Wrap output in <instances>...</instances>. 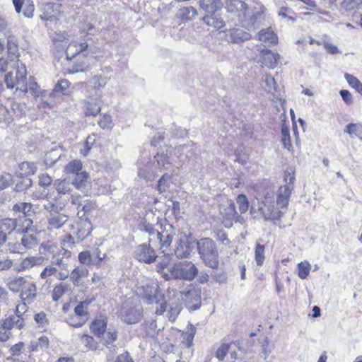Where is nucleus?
Masks as SVG:
<instances>
[{"instance_id": "6ab92c4d", "label": "nucleus", "mask_w": 362, "mask_h": 362, "mask_svg": "<svg viewBox=\"0 0 362 362\" xmlns=\"http://www.w3.org/2000/svg\"><path fill=\"white\" fill-rule=\"evenodd\" d=\"M26 76L27 70L25 66L23 64H21V65H18L15 76V83L16 86V90H20L23 93H28V83L26 82Z\"/></svg>"}, {"instance_id": "09e8293b", "label": "nucleus", "mask_w": 362, "mask_h": 362, "mask_svg": "<svg viewBox=\"0 0 362 362\" xmlns=\"http://www.w3.org/2000/svg\"><path fill=\"white\" fill-rule=\"evenodd\" d=\"M344 78L351 87L362 95V83L356 77L346 73Z\"/></svg>"}, {"instance_id": "20e7f679", "label": "nucleus", "mask_w": 362, "mask_h": 362, "mask_svg": "<svg viewBox=\"0 0 362 362\" xmlns=\"http://www.w3.org/2000/svg\"><path fill=\"white\" fill-rule=\"evenodd\" d=\"M142 299L146 304H159V307L156 308V313L157 315H163L166 310V302L162 299V296L159 292V287L157 284L146 285L142 286Z\"/></svg>"}, {"instance_id": "f8f14e48", "label": "nucleus", "mask_w": 362, "mask_h": 362, "mask_svg": "<svg viewBox=\"0 0 362 362\" xmlns=\"http://www.w3.org/2000/svg\"><path fill=\"white\" fill-rule=\"evenodd\" d=\"M134 255L137 260L146 264H151L156 259V252L150 246V243L138 245L134 251Z\"/></svg>"}, {"instance_id": "473e14b6", "label": "nucleus", "mask_w": 362, "mask_h": 362, "mask_svg": "<svg viewBox=\"0 0 362 362\" xmlns=\"http://www.w3.org/2000/svg\"><path fill=\"white\" fill-rule=\"evenodd\" d=\"M107 320L105 317L95 319L90 325V329L97 337H101L106 330Z\"/></svg>"}, {"instance_id": "412c9836", "label": "nucleus", "mask_w": 362, "mask_h": 362, "mask_svg": "<svg viewBox=\"0 0 362 362\" xmlns=\"http://www.w3.org/2000/svg\"><path fill=\"white\" fill-rule=\"evenodd\" d=\"M293 189L292 185H283L279 187L277 194L276 203L281 208H286Z\"/></svg>"}, {"instance_id": "2f4dec72", "label": "nucleus", "mask_w": 362, "mask_h": 362, "mask_svg": "<svg viewBox=\"0 0 362 362\" xmlns=\"http://www.w3.org/2000/svg\"><path fill=\"white\" fill-rule=\"evenodd\" d=\"M37 171V166L34 163L23 162L18 165L17 171L18 175L21 177H28L30 175H34Z\"/></svg>"}, {"instance_id": "13d9d810", "label": "nucleus", "mask_w": 362, "mask_h": 362, "mask_svg": "<svg viewBox=\"0 0 362 362\" xmlns=\"http://www.w3.org/2000/svg\"><path fill=\"white\" fill-rule=\"evenodd\" d=\"M159 165H162L165 169H168L174 162L173 159L167 154L158 155L156 158Z\"/></svg>"}, {"instance_id": "f257e3e1", "label": "nucleus", "mask_w": 362, "mask_h": 362, "mask_svg": "<svg viewBox=\"0 0 362 362\" xmlns=\"http://www.w3.org/2000/svg\"><path fill=\"white\" fill-rule=\"evenodd\" d=\"M195 246L204 264L211 268L217 269L219 267L218 252L215 242L209 238H204L195 240Z\"/></svg>"}, {"instance_id": "bb28decb", "label": "nucleus", "mask_w": 362, "mask_h": 362, "mask_svg": "<svg viewBox=\"0 0 362 362\" xmlns=\"http://www.w3.org/2000/svg\"><path fill=\"white\" fill-rule=\"evenodd\" d=\"M27 281L23 276L10 277L6 281V286L11 291L18 293L21 291Z\"/></svg>"}, {"instance_id": "ea45409f", "label": "nucleus", "mask_w": 362, "mask_h": 362, "mask_svg": "<svg viewBox=\"0 0 362 362\" xmlns=\"http://www.w3.org/2000/svg\"><path fill=\"white\" fill-rule=\"evenodd\" d=\"M16 229V223L14 218H6L0 220V231L4 234H11Z\"/></svg>"}, {"instance_id": "6e6d98bb", "label": "nucleus", "mask_w": 362, "mask_h": 362, "mask_svg": "<svg viewBox=\"0 0 362 362\" xmlns=\"http://www.w3.org/2000/svg\"><path fill=\"white\" fill-rule=\"evenodd\" d=\"M255 259L258 266H262L264 260V246L257 244L255 251Z\"/></svg>"}, {"instance_id": "dca6fc26", "label": "nucleus", "mask_w": 362, "mask_h": 362, "mask_svg": "<svg viewBox=\"0 0 362 362\" xmlns=\"http://www.w3.org/2000/svg\"><path fill=\"white\" fill-rule=\"evenodd\" d=\"M279 58L280 57L278 53L272 52L268 49L259 50V62L269 69H274L276 66Z\"/></svg>"}, {"instance_id": "ddd939ff", "label": "nucleus", "mask_w": 362, "mask_h": 362, "mask_svg": "<svg viewBox=\"0 0 362 362\" xmlns=\"http://www.w3.org/2000/svg\"><path fill=\"white\" fill-rule=\"evenodd\" d=\"M142 317V312L140 308L125 305L120 311V317L127 324H135L139 322Z\"/></svg>"}, {"instance_id": "1a4fd4ad", "label": "nucleus", "mask_w": 362, "mask_h": 362, "mask_svg": "<svg viewBox=\"0 0 362 362\" xmlns=\"http://www.w3.org/2000/svg\"><path fill=\"white\" fill-rule=\"evenodd\" d=\"M195 247V240L185 235L178 239L175 249V255L177 258L188 257Z\"/></svg>"}, {"instance_id": "9b49d317", "label": "nucleus", "mask_w": 362, "mask_h": 362, "mask_svg": "<svg viewBox=\"0 0 362 362\" xmlns=\"http://www.w3.org/2000/svg\"><path fill=\"white\" fill-rule=\"evenodd\" d=\"M102 95L98 90L95 93H90L86 101V115L96 116L101 110Z\"/></svg>"}, {"instance_id": "7c9ffc66", "label": "nucleus", "mask_w": 362, "mask_h": 362, "mask_svg": "<svg viewBox=\"0 0 362 362\" xmlns=\"http://www.w3.org/2000/svg\"><path fill=\"white\" fill-rule=\"evenodd\" d=\"M258 40L267 44H276L278 41L276 34L271 28L262 29L258 33Z\"/></svg>"}, {"instance_id": "c756f323", "label": "nucleus", "mask_w": 362, "mask_h": 362, "mask_svg": "<svg viewBox=\"0 0 362 362\" xmlns=\"http://www.w3.org/2000/svg\"><path fill=\"white\" fill-rule=\"evenodd\" d=\"M182 303L173 298L170 299L168 303L169 309L168 310V317L170 321L174 322L182 310Z\"/></svg>"}, {"instance_id": "5701e85b", "label": "nucleus", "mask_w": 362, "mask_h": 362, "mask_svg": "<svg viewBox=\"0 0 362 362\" xmlns=\"http://www.w3.org/2000/svg\"><path fill=\"white\" fill-rule=\"evenodd\" d=\"M16 223V230L18 233H27L33 224V221L31 217L26 216H19L17 218H14Z\"/></svg>"}, {"instance_id": "052dcab7", "label": "nucleus", "mask_w": 362, "mask_h": 362, "mask_svg": "<svg viewBox=\"0 0 362 362\" xmlns=\"http://www.w3.org/2000/svg\"><path fill=\"white\" fill-rule=\"evenodd\" d=\"M238 204L239 211L241 214L245 213L249 206V202L245 194H239L236 198Z\"/></svg>"}, {"instance_id": "7ed1b4c3", "label": "nucleus", "mask_w": 362, "mask_h": 362, "mask_svg": "<svg viewBox=\"0 0 362 362\" xmlns=\"http://www.w3.org/2000/svg\"><path fill=\"white\" fill-rule=\"evenodd\" d=\"M100 48L95 45H88L86 41H71L66 50V57L71 59L75 56L83 54L86 57L98 59Z\"/></svg>"}, {"instance_id": "9d476101", "label": "nucleus", "mask_w": 362, "mask_h": 362, "mask_svg": "<svg viewBox=\"0 0 362 362\" xmlns=\"http://www.w3.org/2000/svg\"><path fill=\"white\" fill-rule=\"evenodd\" d=\"M45 209L49 211H52L54 208V204L44 205ZM68 221V218L66 215L50 211L49 215L47 216V229L54 230L62 228Z\"/></svg>"}, {"instance_id": "aec40b11", "label": "nucleus", "mask_w": 362, "mask_h": 362, "mask_svg": "<svg viewBox=\"0 0 362 362\" xmlns=\"http://www.w3.org/2000/svg\"><path fill=\"white\" fill-rule=\"evenodd\" d=\"M64 154L63 148L59 146L53 147L48 151L44 157V163L47 168L53 166Z\"/></svg>"}, {"instance_id": "a878e982", "label": "nucleus", "mask_w": 362, "mask_h": 362, "mask_svg": "<svg viewBox=\"0 0 362 362\" xmlns=\"http://www.w3.org/2000/svg\"><path fill=\"white\" fill-rule=\"evenodd\" d=\"M89 274L88 269L86 267H76L70 274V279L75 286H78L81 279L87 277Z\"/></svg>"}, {"instance_id": "e433bc0d", "label": "nucleus", "mask_w": 362, "mask_h": 362, "mask_svg": "<svg viewBox=\"0 0 362 362\" xmlns=\"http://www.w3.org/2000/svg\"><path fill=\"white\" fill-rule=\"evenodd\" d=\"M230 37L233 42L239 43L250 40L251 35L242 28H234L230 30Z\"/></svg>"}, {"instance_id": "79ce46f5", "label": "nucleus", "mask_w": 362, "mask_h": 362, "mask_svg": "<svg viewBox=\"0 0 362 362\" xmlns=\"http://www.w3.org/2000/svg\"><path fill=\"white\" fill-rule=\"evenodd\" d=\"M49 346V339L45 336L32 340L30 341V348L31 351H37L40 349H44Z\"/></svg>"}, {"instance_id": "3c124183", "label": "nucleus", "mask_w": 362, "mask_h": 362, "mask_svg": "<svg viewBox=\"0 0 362 362\" xmlns=\"http://www.w3.org/2000/svg\"><path fill=\"white\" fill-rule=\"evenodd\" d=\"M179 14L182 19L190 21L197 15V11L192 6L184 7L179 10Z\"/></svg>"}, {"instance_id": "603ef678", "label": "nucleus", "mask_w": 362, "mask_h": 362, "mask_svg": "<svg viewBox=\"0 0 362 362\" xmlns=\"http://www.w3.org/2000/svg\"><path fill=\"white\" fill-rule=\"evenodd\" d=\"M362 6V0H343L341 7L346 11H351Z\"/></svg>"}, {"instance_id": "a211bd4d", "label": "nucleus", "mask_w": 362, "mask_h": 362, "mask_svg": "<svg viewBox=\"0 0 362 362\" xmlns=\"http://www.w3.org/2000/svg\"><path fill=\"white\" fill-rule=\"evenodd\" d=\"M37 296V287L35 284L27 281L21 291L20 298L21 301L32 303L36 300Z\"/></svg>"}, {"instance_id": "6e6552de", "label": "nucleus", "mask_w": 362, "mask_h": 362, "mask_svg": "<svg viewBox=\"0 0 362 362\" xmlns=\"http://www.w3.org/2000/svg\"><path fill=\"white\" fill-rule=\"evenodd\" d=\"M38 240L35 235L25 233L19 242L8 243L9 250L12 252L24 253L28 250H33L38 245Z\"/></svg>"}, {"instance_id": "0eeeda50", "label": "nucleus", "mask_w": 362, "mask_h": 362, "mask_svg": "<svg viewBox=\"0 0 362 362\" xmlns=\"http://www.w3.org/2000/svg\"><path fill=\"white\" fill-rule=\"evenodd\" d=\"M144 231L149 235L148 243H158L160 244V250L168 248L173 240V236L167 232H158L154 228L152 224L146 223L144 225Z\"/></svg>"}, {"instance_id": "4be33fe9", "label": "nucleus", "mask_w": 362, "mask_h": 362, "mask_svg": "<svg viewBox=\"0 0 362 362\" xmlns=\"http://www.w3.org/2000/svg\"><path fill=\"white\" fill-rule=\"evenodd\" d=\"M0 324L2 325L4 328L7 329L9 332L15 327L21 329L25 325L23 318L21 317L19 315H11L6 318L5 320L1 322Z\"/></svg>"}, {"instance_id": "c03bdc74", "label": "nucleus", "mask_w": 362, "mask_h": 362, "mask_svg": "<svg viewBox=\"0 0 362 362\" xmlns=\"http://www.w3.org/2000/svg\"><path fill=\"white\" fill-rule=\"evenodd\" d=\"M7 52L11 59L18 57V46L14 37H8L7 40Z\"/></svg>"}, {"instance_id": "2eb2a0df", "label": "nucleus", "mask_w": 362, "mask_h": 362, "mask_svg": "<svg viewBox=\"0 0 362 362\" xmlns=\"http://www.w3.org/2000/svg\"><path fill=\"white\" fill-rule=\"evenodd\" d=\"M62 4L55 3H47L44 6L43 13L40 18L47 22H57V16L61 12Z\"/></svg>"}, {"instance_id": "b1692460", "label": "nucleus", "mask_w": 362, "mask_h": 362, "mask_svg": "<svg viewBox=\"0 0 362 362\" xmlns=\"http://www.w3.org/2000/svg\"><path fill=\"white\" fill-rule=\"evenodd\" d=\"M102 337V343L105 346L107 349L108 352H111V351L118 350V347L117 345L114 344V342L117 340V335L115 331L108 330L105 332L104 334L101 335Z\"/></svg>"}, {"instance_id": "5fc2aeb1", "label": "nucleus", "mask_w": 362, "mask_h": 362, "mask_svg": "<svg viewBox=\"0 0 362 362\" xmlns=\"http://www.w3.org/2000/svg\"><path fill=\"white\" fill-rule=\"evenodd\" d=\"M210 276L214 281L219 284H225L227 281L226 273L222 270H219L218 267L217 269H213Z\"/></svg>"}, {"instance_id": "37998d69", "label": "nucleus", "mask_w": 362, "mask_h": 362, "mask_svg": "<svg viewBox=\"0 0 362 362\" xmlns=\"http://www.w3.org/2000/svg\"><path fill=\"white\" fill-rule=\"evenodd\" d=\"M78 261L85 266L95 265L96 259L93 258L89 250L81 252L78 254Z\"/></svg>"}, {"instance_id": "8fccbe9b", "label": "nucleus", "mask_w": 362, "mask_h": 362, "mask_svg": "<svg viewBox=\"0 0 362 362\" xmlns=\"http://www.w3.org/2000/svg\"><path fill=\"white\" fill-rule=\"evenodd\" d=\"M82 163L80 160H75L69 163L64 168V172L66 174H77L80 173L82 169Z\"/></svg>"}, {"instance_id": "39448f33", "label": "nucleus", "mask_w": 362, "mask_h": 362, "mask_svg": "<svg viewBox=\"0 0 362 362\" xmlns=\"http://www.w3.org/2000/svg\"><path fill=\"white\" fill-rule=\"evenodd\" d=\"M228 18L236 24V21L244 23L248 16V6L243 0H226Z\"/></svg>"}, {"instance_id": "774afa93", "label": "nucleus", "mask_w": 362, "mask_h": 362, "mask_svg": "<svg viewBox=\"0 0 362 362\" xmlns=\"http://www.w3.org/2000/svg\"><path fill=\"white\" fill-rule=\"evenodd\" d=\"M93 83H94V88L95 93L96 90H98L99 93H101L100 88L104 87L107 83V78L103 76H96L93 78Z\"/></svg>"}, {"instance_id": "f03ea898", "label": "nucleus", "mask_w": 362, "mask_h": 362, "mask_svg": "<svg viewBox=\"0 0 362 362\" xmlns=\"http://www.w3.org/2000/svg\"><path fill=\"white\" fill-rule=\"evenodd\" d=\"M173 297L190 310H196L200 308V291L192 285L187 286L183 291H176Z\"/></svg>"}, {"instance_id": "423d86ee", "label": "nucleus", "mask_w": 362, "mask_h": 362, "mask_svg": "<svg viewBox=\"0 0 362 362\" xmlns=\"http://www.w3.org/2000/svg\"><path fill=\"white\" fill-rule=\"evenodd\" d=\"M175 279L192 281L198 274V269L192 262L182 261L174 264L169 270Z\"/></svg>"}, {"instance_id": "cd10ccee", "label": "nucleus", "mask_w": 362, "mask_h": 362, "mask_svg": "<svg viewBox=\"0 0 362 362\" xmlns=\"http://www.w3.org/2000/svg\"><path fill=\"white\" fill-rule=\"evenodd\" d=\"M203 21L209 26H213L218 29L224 27V22L220 17V14L218 13V11H214V13L206 14L203 17Z\"/></svg>"}, {"instance_id": "4468645a", "label": "nucleus", "mask_w": 362, "mask_h": 362, "mask_svg": "<svg viewBox=\"0 0 362 362\" xmlns=\"http://www.w3.org/2000/svg\"><path fill=\"white\" fill-rule=\"evenodd\" d=\"M90 300H84L82 302H80L74 308V313L77 317H81V319L78 322H74V318L71 317L70 319L69 324L72 327H80L88 319V307L90 305Z\"/></svg>"}, {"instance_id": "58836bf2", "label": "nucleus", "mask_w": 362, "mask_h": 362, "mask_svg": "<svg viewBox=\"0 0 362 362\" xmlns=\"http://www.w3.org/2000/svg\"><path fill=\"white\" fill-rule=\"evenodd\" d=\"M167 249L168 248H164V250H161L162 252L163 253V255H156V260L158 262L156 269L159 272H162L164 269H165L169 264L170 262L171 261V255L167 252Z\"/></svg>"}, {"instance_id": "4c0bfd02", "label": "nucleus", "mask_w": 362, "mask_h": 362, "mask_svg": "<svg viewBox=\"0 0 362 362\" xmlns=\"http://www.w3.org/2000/svg\"><path fill=\"white\" fill-rule=\"evenodd\" d=\"M71 291V285L68 283H60L56 285L52 291V299L57 301L65 293Z\"/></svg>"}, {"instance_id": "e2e57ef3", "label": "nucleus", "mask_w": 362, "mask_h": 362, "mask_svg": "<svg viewBox=\"0 0 362 362\" xmlns=\"http://www.w3.org/2000/svg\"><path fill=\"white\" fill-rule=\"evenodd\" d=\"M28 92L34 97L40 96V90L37 83L34 80L33 76L29 78V83L28 84Z\"/></svg>"}, {"instance_id": "0e129e2a", "label": "nucleus", "mask_w": 362, "mask_h": 362, "mask_svg": "<svg viewBox=\"0 0 362 362\" xmlns=\"http://www.w3.org/2000/svg\"><path fill=\"white\" fill-rule=\"evenodd\" d=\"M57 273V269L52 265L47 266L41 272L40 278L42 279H46L47 282L51 276L56 275Z\"/></svg>"}, {"instance_id": "a19ab883", "label": "nucleus", "mask_w": 362, "mask_h": 362, "mask_svg": "<svg viewBox=\"0 0 362 362\" xmlns=\"http://www.w3.org/2000/svg\"><path fill=\"white\" fill-rule=\"evenodd\" d=\"M13 210L16 212L23 213L21 216H26L28 217H31L33 214V204L28 202H19L15 204L13 206Z\"/></svg>"}, {"instance_id": "680f3d73", "label": "nucleus", "mask_w": 362, "mask_h": 362, "mask_svg": "<svg viewBox=\"0 0 362 362\" xmlns=\"http://www.w3.org/2000/svg\"><path fill=\"white\" fill-rule=\"evenodd\" d=\"M360 131H362V124L361 123L349 124L344 129V132L348 133L349 135L355 134L358 136L361 140H362V138L357 134V133Z\"/></svg>"}, {"instance_id": "393cba45", "label": "nucleus", "mask_w": 362, "mask_h": 362, "mask_svg": "<svg viewBox=\"0 0 362 362\" xmlns=\"http://www.w3.org/2000/svg\"><path fill=\"white\" fill-rule=\"evenodd\" d=\"M77 226L78 227L76 235L77 238L82 241L90 235L92 230L91 223L88 221L87 218L86 217L84 220L81 219V221L78 223Z\"/></svg>"}, {"instance_id": "f3484780", "label": "nucleus", "mask_w": 362, "mask_h": 362, "mask_svg": "<svg viewBox=\"0 0 362 362\" xmlns=\"http://www.w3.org/2000/svg\"><path fill=\"white\" fill-rule=\"evenodd\" d=\"M43 262L44 257L42 256H29L17 264L15 269L18 272H25L35 266L41 265Z\"/></svg>"}, {"instance_id": "c85d7f7f", "label": "nucleus", "mask_w": 362, "mask_h": 362, "mask_svg": "<svg viewBox=\"0 0 362 362\" xmlns=\"http://www.w3.org/2000/svg\"><path fill=\"white\" fill-rule=\"evenodd\" d=\"M221 0H200V9L206 14L218 11L221 8Z\"/></svg>"}, {"instance_id": "338daca9", "label": "nucleus", "mask_w": 362, "mask_h": 362, "mask_svg": "<svg viewBox=\"0 0 362 362\" xmlns=\"http://www.w3.org/2000/svg\"><path fill=\"white\" fill-rule=\"evenodd\" d=\"M98 123L103 129L110 128L112 124V117L107 114H105Z\"/></svg>"}, {"instance_id": "72a5a7b5", "label": "nucleus", "mask_w": 362, "mask_h": 362, "mask_svg": "<svg viewBox=\"0 0 362 362\" xmlns=\"http://www.w3.org/2000/svg\"><path fill=\"white\" fill-rule=\"evenodd\" d=\"M88 174L86 172L81 171L77 173L75 178L71 182L72 185L79 191L84 192L88 182Z\"/></svg>"}, {"instance_id": "864d4df0", "label": "nucleus", "mask_w": 362, "mask_h": 362, "mask_svg": "<svg viewBox=\"0 0 362 362\" xmlns=\"http://www.w3.org/2000/svg\"><path fill=\"white\" fill-rule=\"evenodd\" d=\"M81 342L88 350H96L98 346V342L93 339V337L88 334L82 335Z\"/></svg>"}, {"instance_id": "bf43d9fd", "label": "nucleus", "mask_w": 362, "mask_h": 362, "mask_svg": "<svg viewBox=\"0 0 362 362\" xmlns=\"http://www.w3.org/2000/svg\"><path fill=\"white\" fill-rule=\"evenodd\" d=\"M170 176L168 174H164L158 183V190L160 193L165 192L170 187Z\"/></svg>"}, {"instance_id": "4d7b16f0", "label": "nucleus", "mask_w": 362, "mask_h": 362, "mask_svg": "<svg viewBox=\"0 0 362 362\" xmlns=\"http://www.w3.org/2000/svg\"><path fill=\"white\" fill-rule=\"evenodd\" d=\"M33 185V180L30 177H22V179L16 184L15 190L16 192H23L28 189Z\"/></svg>"}, {"instance_id": "c9c22d12", "label": "nucleus", "mask_w": 362, "mask_h": 362, "mask_svg": "<svg viewBox=\"0 0 362 362\" xmlns=\"http://www.w3.org/2000/svg\"><path fill=\"white\" fill-rule=\"evenodd\" d=\"M72 183L67 179L57 180L54 182V187L60 195L69 194L71 192Z\"/></svg>"}, {"instance_id": "49530a36", "label": "nucleus", "mask_w": 362, "mask_h": 362, "mask_svg": "<svg viewBox=\"0 0 362 362\" xmlns=\"http://www.w3.org/2000/svg\"><path fill=\"white\" fill-rule=\"evenodd\" d=\"M228 212L226 214V217L223 221V224L226 228H230L232 226V220L234 219L237 216V211L234 203L230 202L228 207Z\"/></svg>"}, {"instance_id": "69168bd1", "label": "nucleus", "mask_w": 362, "mask_h": 362, "mask_svg": "<svg viewBox=\"0 0 362 362\" xmlns=\"http://www.w3.org/2000/svg\"><path fill=\"white\" fill-rule=\"evenodd\" d=\"M229 346L230 345L228 344H222L218 347L216 351L215 356L219 361H223L224 359L228 352Z\"/></svg>"}, {"instance_id": "f704fd0d", "label": "nucleus", "mask_w": 362, "mask_h": 362, "mask_svg": "<svg viewBox=\"0 0 362 362\" xmlns=\"http://www.w3.org/2000/svg\"><path fill=\"white\" fill-rule=\"evenodd\" d=\"M117 354V350L111 352H107L106 355V362H134L129 354L127 351H124L120 354L117 356L115 355Z\"/></svg>"}, {"instance_id": "de8ad7c7", "label": "nucleus", "mask_w": 362, "mask_h": 362, "mask_svg": "<svg viewBox=\"0 0 362 362\" xmlns=\"http://www.w3.org/2000/svg\"><path fill=\"white\" fill-rule=\"evenodd\" d=\"M81 210L78 209V216L82 219L83 217H86L87 214L90 213L93 210H94L96 207L95 203L90 201L85 200L81 205Z\"/></svg>"}, {"instance_id": "a18cd8bd", "label": "nucleus", "mask_w": 362, "mask_h": 362, "mask_svg": "<svg viewBox=\"0 0 362 362\" xmlns=\"http://www.w3.org/2000/svg\"><path fill=\"white\" fill-rule=\"evenodd\" d=\"M311 269V264L308 261L300 262L297 264L298 275L301 279L308 278Z\"/></svg>"}]
</instances>
